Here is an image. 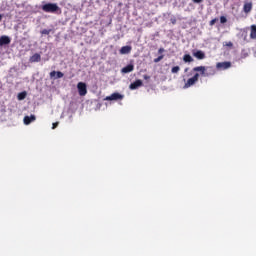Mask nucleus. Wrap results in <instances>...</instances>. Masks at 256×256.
<instances>
[{"instance_id":"obj_1","label":"nucleus","mask_w":256,"mask_h":256,"mask_svg":"<svg viewBox=\"0 0 256 256\" xmlns=\"http://www.w3.org/2000/svg\"><path fill=\"white\" fill-rule=\"evenodd\" d=\"M41 9L44 13H59V11H61L57 3H46L41 6Z\"/></svg>"},{"instance_id":"obj_2","label":"nucleus","mask_w":256,"mask_h":256,"mask_svg":"<svg viewBox=\"0 0 256 256\" xmlns=\"http://www.w3.org/2000/svg\"><path fill=\"white\" fill-rule=\"evenodd\" d=\"M193 71L200 72L203 77H209L211 75H215V70H211L210 72H206L207 68L205 66H197L193 68Z\"/></svg>"},{"instance_id":"obj_3","label":"nucleus","mask_w":256,"mask_h":256,"mask_svg":"<svg viewBox=\"0 0 256 256\" xmlns=\"http://www.w3.org/2000/svg\"><path fill=\"white\" fill-rule=\"evenodd\" d=\"M197 81H199V73H196L192 78H189L183 86V89H189V87H193Z\"/></svg>"},{"instance_id":"obj_4","label":"nucleus","mask_w":256,"mask_h":256,"mask_svg":"<svg viewBox=\"0 0 256 256\" xmlns=\"http://www.w3.org/2000/svg\"><path fill=\"white\" fill-rule=\"evenodd\" d=\"M77 89L80 97H85V95H87V84L84 82H79L77 84Z\"/></svg>"},{"instance_id":"obj_5","label":"nucleus","mask_w":256,"mask_h":256,"mask_svg":"<svg viewBox=\"0 0 256 256\" xmlns=\"http://www.w3.org/2000/svg\"><path fill=\"white\" fill-rule=\"evenodd\" d=\"M124 95L120 94L118 92H115L113 94H111L110 96H107L105 98V101H121L122 99H124Z\"/></svg>"},{"instance_id":"obj_6","label":"nucleus","mask_w":256,"mask_h":256,"mask_svg":"<svg viewBox=\"0 0 256 256\" xmlns=\"http://www.w3.org/2000/svg\"><path fill=\"white\" fill-rule=\"evenodd\" d=\"M216 68L220 71H226V69H231V62L225 61V62H218L216 64Z\"/></svg>"},{"instance_id":"obj_7","label":"nucleus","mask_w":256,"mask_h":256,"mask_svg":"<svg viewBox=\"0 0 256 256\" xmlns=\"http://www.w3.org/2000/svg\"><path fill=\"white\" fill-rule=\"evenodd\" d=\"M139 87H143V81L142 80H136L135 82L131 83L129 86V89L131 91H135V89H139Z\"/></svg>"},{"instance_id":"obj_8","label":"nucleus","mask_w":256,"mask_h":256,"mask_svg":"<svg viewBox=\"0 0 256 256\" xmlns=\"http://www.w3.org/2000/svg\"><path fill=\"white\" fill-rule=\"evenodd\" d=\"M62 77H64V74L61 71L50 72V79H62Z\"/></svg>"},{"instance_id":"obj_9","label":"nucleus","mask_w":256,"mask_h":256,"mask_svg":"<svg viewBox=\"0 0 256 256\" xmlns=\"http://www.w3.org/2000/svg\"><path fill=\"white\" fill-rule=\"evenodd\" d=\"M134 70H135V65L128 64L127 66L121 69V73L127 74V73L133 72Z\"/></svg>"},{"instance_id":"obj_10","label":"nucleus","mask_w":256,"mask_h":256,"mask_svg":"<svg viewBox=\"0 0 256 256\" xmlns=\"http://www.w3.org/2000/svg\"><path fill=\"white\" fill-rule=\"evenodd\" d=\"M9 43H11V38H9V36L0 37V47H3L4 45H9Z\"/></svg>"},{"instance_id":"obj_11","label":"nucleus","mask_w":256,"mask_h":256,"mask_svg":"<svg viewBox=\"0 0 256 256\" xmlns=\"http://www.w3.org/2000/svg\"><path fill=\"white\" fill-rule=\"evenodd\" d=\"M37 118L35 115L25 116L24 117V125H31Z\"/></svg>"},{"instance_id":"obj_12","label":"nucleus","mask_w":256,"mask_h":256,"mask_svg":"<svg viewBox=\"0 0 256 256\" xmlns=\"http://www.w3.org/2000/svg\"><path fill=\"white\" fill-rule=\"evenodd\" d=\"M131 46H123L120 49V55H129V53H131Z\"/></svg>"},{"instance_id":"obj_13","label":"nucleus","mask_w":256,"mask_h":256,"mask_svg":"<svg viewBox=\"0 0 256 256\" xmlns=\"http://www.w3.org/2000/svg\"><path fill=\"white\" fill-rule=\"evenodd\" d=\"M41 61V55L36 53L30 57V63H39Z\"/></svg>"},{"instance_id":"obj_14","label":"nucleus","mask_w":256,"mask_h":256,"mask_svg":"<svg viewBox=\"0 0 256 256\" xmlns=\"http://www.w3.org/2000/svg\"><path fill=\"white\" fill-rule=\"evenodd\" d=\"M251 9H253V4L251 2H247L244 4V7H243L244 13H251Z\"/></svg>"},{"instance_id":"obj_15","label":"nucleus","mask_w":256,"mask_h":256,"mask_svg":"<svg viewBox=\"0 0 256 256\" xmlns=\"http://www.w3.org/2000/svg\"><path fill=\"white\" fill-rule=\"evenodd\" d=\"M193 55L196 57V59H200V60L205 59V52H203L201 50L193 52Z\"/></svg>"},{"instance_id":"obj_16","label":"nucleus","mask_w":256,"mask_h":256,"mask_svg":"<svg viewBox=\"0 0 256 256\" xmlns=\"http://www.w3.org/2000/svg\"><path fill=\"white\" fill-rule=\"evenodd\" d=\"M184 63H193V57L189 54H185L183 56Z\"/></svg>"},{"instance_id":"obj_17","label":"nucleus","mask_w":256,"mask_h":256,"mask_svg":"<svg viewBox=\"0 0 256 256\" xmlns=\"http://www.w3.org/2000/svg\"><path fill=\"white\" fill-rule=\"evenodd\" d=\"M250 37H251L252 39H255V38H256V26H255V25H252V26H251Z\"/></svg>"},{"instance_id":"obj_18","label":"nucleus","mask_w":256,"mask_h":256,"mask_svg":"<svg viewBox=\"0 0 256 256\" xmlns=\"http://www.w3.org/2000/svg\"><path fill=\"white\" fill-rule=\"evenodd\" d=\"M249 57V50H242L241 51V59H247Z\"/></svg>"},{"instance_id":"obj_19","label":"nucleus","mask_w":256,"mask_h":256,"mask_svg":"<svg viewBox=\"0 0 256 256\" xmlns=\"http://www.w3.org/2000/svg\"><path fill=\"white\" fill-rule=\"evenodd\" d=\"M17 97H18V101H23V99L27 97V92H20Z\"/></svg>"},{"instance_id":"obj_20","label":"nucleus","mask_w":256,"mask_h":256,"mask_svg":"<svg viewBox=\"0 0 256 256\" xmlns=\"http://www.w3.org/2000/svg\"><path fill=\"white\" fill-rule=\"evenodd\" d=\"M181 70V68L179 66H174L172 69H171V73H179V71Z\"/></svg>"},{"instance_id":"obj_21","label":"nucleus","mask_w":256,"mask_h":256,"mask_svg":"<svg viewBox=\"0 0 256 256\" xmlns=\"http://www.w3.org/2000/svg\"><path fill=\"white\" fill-rule=\"evenodd\" d=\"M51 33V29H43L42 31H41V34L42 35H49Z\"/></svg>"},{"instance_id":"obj_22","label":"nucleus","mask_w":256,"mask_h":256,"mask_svg":"<svg viewBox=\"0 0 256 256\" xmlns=\"http://www.w3.org/2000/svg\"><path fill=\"white\" fill-rule=\"evenodd\" d=\"M162 59H163V55H160L154 59V63H159Z\"/></svg>"},{"instance_id":"obj_23","label":"nucleus","mask_w":256,"mask_h":256,"mask_svg":"<svg viewBox=\"0 0 256 256\" xmlns=\"http://www.w3.org/2000/svg\"><path fill=\"white\" fill-rule=\"evenodd\" d=\"M227 21V18L225 16L220 17V23H225Z\"/></svg>"},{"instance_id":"obj_24","label":"nucleus","mask_w":256,"mask_h":256,"mask_svg":"<svg viewBox=\"0 0 256 256\" xmlns=\"http://www.w3.org/2000/svg\"><path fill=\"white\" fill-rule=\"evenodd\" d=\"M58 126H59V122L53 123L52 124V129H57Z\"/></svg>"},{"instance_id":"obj_25","label":"nucleus","mask_w":256,"mask_h":256,"mask_svg":"<svg viewBox=\"0 0 256 256\" xmlns=\"http://www.w3.org/2000/svg\"><path fill=\"white\" fill-rule=\"evenodd\" d=\"M215 23H217V19H212V20L210 21V25H211V26L215 25Z\"/></svg>"},{"instance_id":"obj_26","label":"nucleus","mask_w":256,"mask_h":256,"mask_svg":"<svg viewBox=\"0 0 256 256\" xmlns=\"http://www.w3.org/2000/svg\"><path fill=\"white\" fill-rule=\"evenodd\" d=\"M158 53H165V49L164 48H160L159 50H158Z\"/></svg>"},{"instance_id":"obj_27","label":"nucleus","mask_w":256,"mask_h":256,"mask_svg":"<svg viewBox=\"0 0 256 256\" xmlns=\"http://www.w3.org/2000/svg\"><path fill=\"white\" fill-rule=\"evenodd\" d=\"M193 3H203V0H192Z\"/></svg>"},{"instance_id":"obj_28","label":"nucleus","mask_w":256,"mask_h":256,"mask_svg":"<svg viewBox=\"0 0 256 256\" xmlns=\"http://www.w3.org/2000/svg\"><path fill=\"white\" fill-rule=\"evenodd\" d=\"M144 79L147 81V80L151 79V77L149 75H144Z\"/></svg>"},{"instance_id":"obj_29","label":"nucleus","mask_w":256,"mask_h":256,"mask_svg":"<svg viewBox=\"0 0 256 256\" xmlns=\"http://www.w3.org/2000/svg\"><path fill=\"white\" fill-rule=\"evenodd\" d=\"M227 46H228V47H233V43L229 42V43L227 44Z\"/></svg>"},{"instance_id":"obj_30","label":"nucleus","mask_w":256,"mask_h":256,"mask_svg":"<svg viewBox=\"0 0 256 256\" xmlns=\"http://www.w3.org/2000/svg\"><path fill=\"white\" fill-rule=\"evenodd\" d=\"M184 71H185V73H187V71H189V68H185V70H184Z\"/></svg>"},{"instance_id":"obj_31","label":"nucleus","mask_w":256,"mask_h":256,"mask_svg":"<svg viewBox=\"0 0 256 256\" xmlns=\"http://www.w3.org/2000/svg\"><path fill=\"white\" fill-rule=\"evenodd\" d=\"M3 19V15L0 14V21Z\"/></svg>"},{"instance_id":"obj_32","label":"nucleus","mask_w":256,"mask_h":256,"mask_svg":"<svg viewBox=\"0 0 256 256\" xmlns=\"http://www.w3.org/2000/svg\"><path fill=\"white\" fill-rule=\"evenodd\" d=\"M172 23H175V20H172Z\"/></svg>"}]
</instances>
